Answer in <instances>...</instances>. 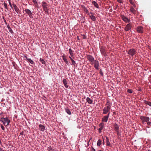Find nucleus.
<instances>
[{
  "label": "nucleus",
  "instance_id": "obj_53",
  "mask_svg": "<svg viewBox=\"0 0 151 151\" xmlns=\"http://www.w3.org/2000/svg\"><path fill=\"white\" fill-rule=\"evenodd\" d=\"M129 1L130 3H132V0H129Z\"/></svg>",
  "mask_w": 151,
  "mask_h": 151
},
{
  "label": "nucleus",
  "instance_id": "obj_6",
  "mask_svg": "<svg viewBox=\"0 0 151 151\" xmlns=\"http://www.w3.org/2000/svg\"><path fill=\"white\" fill-rule=\"evenodd\" d=\"M87 59L91 63V65L93 64V62L95 60L94 57L91 55H87Z\"/></svg>",
  "mask_w": 151,
  "mask_h": 151
},
{
  "label": "nucleus",
  "instance_id": "obj_42",
  "mask_svg": "<svg viewBox=\"0 0 151 151\" xmlns=\"http://www.w3.org/2000/svg\"><path fill=\"white\" fill-rule=\"evenodd\" d=\"M32 1L33 2V3L35 4H37V2L36 1V0H32Z\"/></svg>",
  "mask_w": 151,
  "mask_h": 151
},
{
  "label": "nucleus",
  "instance_id": "obj_10",
  "mask_svg": "<svg viewBox=\"0 0 151 151\" xmlns=\"http://www.w3.org/2000/svg\"><path fill=\"white\" fill-rule=\"evenodd\" d=\"M132 23H129L127 24L124 28V30L126 31H128L131 30L132 28Z\"/></svg>",
  "mask_w": 151,
  "mask_h": 151
},
{
  "label": "nucleus",
  "instance_id": "obj_46",
  "mask_svg": "<svg viewBox=\"0 0 151 151\" xmlns=\"http://www.w3.org/2000/svg\"><path fill=\"white\" fill-rule=\"evenodd\" d=\"M147 124L148 125H150L151 124V122H148L147 123Z\"/></svg>",
  "mask_w": 151,
  "mask_h": 151
},
{
  "label": "nucleus",
  "instance_id": "obj_12",
  "mask_svg": "<svg viewBox=\"0 0 151 151\" xmlns=\"http://www.w3.org/2000/svg\"><path fill=\"white\" fill-rule=\"evenodd\" d=\"M42 6L43 8L44 11H46L47 9V6L48 5L47 3L44 1H43L42 2Z\"/></svg>",
  "mask_w": 151,
  "mask_h": 151
},
{
  "label": "nucleus",
  "instance_id": "obj_51",
  "mask_svg": "<svg viewBox=\"0 0 151 151\" xmlns=\"http://www.w3.org/2000/svg\"><path fill=\"white\" fill-rule=\"evenodd\" d=\"M45 12H46L47 14L48 13V9H47V10H46V11H44Z\"/></svg>",
  "mask_w": 151,
  "mask_h": 151
},
{
  "label": "nucleus",
  "instance_id": "obj_36",
  "mask_svg": "<svg viewBox=\"0 0 151 151\" xmlns=\"http://www.w3.org/2000/svg\"><path fill=\"white\" fill-rule=\"evenodd\" d=\"M127 91L129 93H132V92H133L132 90V89H128L127 90Z\"/></svg>",
  "mask_w": 151,
  "mask_h": 151
},
{
  "label": "nucleus",
  "instance_id": "obj_17",
  "mask_svg": "<svg viewBox=\"0 0 151 151\" xmlns=\"http://www.w3.org/2000/svg\"><path fill=\"white\" fill-rule=\"evenodd\" d=\"M39 127L40 129L42 131L44 132L45 130V126L42 124H39Z\"/></svg>",
  "mask_w": 151,
  "mask_h": 151
},
{
  "label": "nucleus",
  "instance_id": "obj_37",
  "mask_svg": "<svg viewBox=\"0 0 151 151\" xmlns=\"http://www.w3.org/2000/svg\"><path fill=\"white\" fill-rule=\"evenodd\" d=\"M8 1H9V5L11 7L12 9H13V7L12 6V4H11V3L10 0H8Z\"/></svg>",
  "mask_w": 151,
  "mask_h": 151
},
{
  "label": "nucleus",
  "instance_id": "obj_16",
  "mask_svg": "<svg viewBox=\"0 0 151 151\" xmlns=\"http://www.w3.org/2000/svg\"><path fill=\"white\" fill-rule=\"evenodd\" d=\"M62 58L64 62L68 65H69L68 61H67V59L66 58V56L65 55H63L62 56Z\"/></svg>",
  "mask_w": 151,
  "mask_h": 151
},
{
  "label": "nucleus",
  "instance_id": "obj_32",
  "mask_svg": "<svg viewBox=\"0 0 151 151\" xmlns=\"http://www.w3.org/2000/svg\"><path fill=\"white\" fill-rule=\"evenodd\" d=\"M83 10L84 11L86 12V13L87 14V13H88V9H87L84 6L83 7Z\"/></svg>",
  "mask_w": 151,
  "mask_h": 151
},
{
  "label": "nucleus",
  "instance_id": "obj_5",
  "mask_svg": "<svg viewBox=\"0 0 151 151\" xmlns=\"http://www.w3.org/2000/svg\"><path fill=\"white\" fill-rule=\"evenodd\" d=\"M127 52L128 54L132 57H133L135 54L136 52V50L133 48L130 49L128 51H127Z\"/></svg>",
  "mask_w": 151,
  "mask_h": 151
},
{
  "label": "nucleus",
  "instance_id": "obj_18",
  "mask_svg": "<svg viewBox=\"0 0 151 151\" xmlns=\"http://www.w3.org/2000/svg\"><path fill=\"white\" fill-rule=\"evenodd\" d=\"M106 145L108 146H111V144L110 142L109 138L107 137H106Z\"/></svg>",
  "mask_w": 151,
  "mask_h": 151
},
{
  "label": "nucleus",
  "instance_id": "obj_15",
  "mask_svg": "<svg viewBox=\"0 0 151 151\" xmlns=\"http://www.w3.org/2000/svg\"><path fill=\"white\" fill-rule=\"evenodd\" d=\"M12 5L14 7L15 11L17 13H18V12L20 11V10L19 9L18 7H17L16 4L14 3L12 4Z\"/></svg>",
  "mask_w": 151,
  "mask_h": 151
},
{
  "label": "nucleus",
  "instance_id": "obj_49",
  "mask_svg": "<svg viewBox=\"0 0 151 151\" xmlns=\"http://www.w3.org/2000/svg\"><path fill=\"white\" fill-rule=\"evenodd\" d=\"M0 151H4V150L2 148L0 147Z\"/></svg>",
  "mask_w": 151,
  "mask_h": 151
},
{
  "label": "nucleus",
  "instance_id": "obj_23",
  "mask_svg": "<svg viewBox=\"0 0 151 151\" xmlns=\"http://www.w3.org/2000/svg\"><path fill=\"white\" fill-rule=\"evenodd\" d=\"M86 101L90 104H92L93 102V100L88 97L86 98Z\"/></svg>",
  "mask_w": 151,
  "mask_h": 151
},
{
  "label": "nucleus",
  "instance_id": "obj_9",
  "mask_svg": "<svg viewBox=\"0 0 151 151\" xmlns=\"http://www.w3.org/2000/svg\"><path fill=\"white\" fill-rule=\"evenodd\" d=\"M140 119L142 120V122H148L150 120V118L147 116H141L140 117Z\"/></svg>",
  "mask_w": 151,
  "mask_h": 151
},
{
  "label": "nucleus",
  "instance_id": "obj_20",
  "mask_svg": "<svg viewBox=\"0 0 151 151\" xmlns=\"http://www.w3.org/2000/svg\"><path fill=\"white\" fill-rule=\"evenodd\" d=\"M108 118L107 117L106 115L104 116L102 118V121L103 122H107L108 121Z\"/></svg>",
  "mask_w": 151,
  "mask_h": 151
},
{
  "label": "nucleus",
  "instance_id": "obj_45",
  "mask_svg": "<svg viewBox=\"0 0 151 151\" xmlns=\"http://www.w3.org/2000/svg\"><path fill=\"white\" fill-rule=\"evenodd\" d=\"M93 13H92L91 12H89V11H88V13H87V14L88 15H89L90 14H92Z\"/></svg>",
  "mask_w": 151,
  "mask_h": 151
},
{
  "label": "nucleus",
  "instance_id": "obj_27",
  "mask_svg": "<svg viewBox=\"0 0 151 151\" xmlns=\"http://www.w3.org/2000/svg\"><path fill=\"white\" fill-rule=\"evenodd\" d=\"M101 142H102V141L101 139H99L97 142V145L98 146H100L101 144Z\"/></svg>",
  "mask_w": 151,
  "mask_h": 151
},
{
  "label": "nucleus",
  "instance_id": "obj_35",
  "mask_svg": "<svg viewBox=\"0 0 151 151\" xmlns=\"http://www.w3.org/2000/svg\"><path fill=\"white\" fill-rule=\"evenodd\" d=\"M109 105L110 106H111V103H110V102L109 101H108L105 104V105L107 106V105Z\"/></svg>",
  "mask_w": 151,
  "mask_h": 151
},
{
  "label": "nucleus",
  "instance_id": "obj_7",
  "mask_svg": "<svg viewBox=\"0 0 151 151\" xmlns=\"http://www.w3.org/2000/svg\"><path fill=\"white\" fill-rule=\"evenodd\" d=\"M120 17L122 20L126 23H129L130 22V20L126 17L124 15H120Z\"/></svg>",
  "mask_w": 151,
  "mask_h": 151
},
{
  "label": "nucleus",
  "instance_id": "obj_34",
  "mask_svg": "<svg viewBox=\"0 0 151 151\" xmlns=\"http://www.w3.org/2000/svg\"><path fill=\"white\" fill-rule=\"evenodd\" d=\"M71 60L72 63V64H71V65H74V66H75L76 65V62L73 59Z\"/></svg>",
  "mask_w": 151,
  "mask_h": 151
},
{
  "label": "nucleus",
  "instance_id": "obj_31",
  "mask_svg": "<svg viewBox=\"0 0 151 151\" xmlns=\"http://www.w3.org/2000/svg\"><path fill=\"white\" fill-rule=\"evenodd\" d=\"M27 60L32 64H34V61L32 60L30 58L27 59Z\"/></svg>",
  "mask_w": 151,
  "mask_h": 151
},
{
  "label": "nucleus",
  "instance_id": "obj_11",
  "mask_svg": "<svg viewBox=\"0 0 151 151\" xmlns=\"http://www.w3.org/2000/svg\"><path fill=\"white\" fill-rule=\"evenodd\" d=\"M143 27L142 26H139L137 27L136 30L139 33H143Z\"/></svg>",
  "mask_w": 151,
  "mask_h": 151
},
{
  "label": "nucleus",
  "instance_id": "obj_8",
  "mask_svg": "<svg viewBox=\"0 0 151 151\" xmlns=\"http://www.w3.org/2000/svg\"><path fill=\"white\" fill-rule=\"evenodd\" d=\"M93 64L94 65V67L95 69L97 70H99V61L97 60H95L93 62Z\"/></svg>",
  "mask_w": 151,
  "mask_h": 151
},
{
  "label": "nucleus",
  "instance_id": "obj_14",
  "mask_svg": "<svg viewBox=\"0 0 151 151\" xmlns=\"http://www.w3.org/2000/svg\"><path fill=\"white\" fill-rule=\"evenodd\" d=\"M104 124L103 123H101L99 124L100 128L98 129V131L99 133L101 132V130L103 129L104 127Z\"/></svg>",
  "mask_w": 151,
  "mask_h": 151
},
{
  "label": "nucleus",
  "instance_id": "obj_30",
  "mask_svg": "<svg viewBox=\"0 0 151 151\" xmlns=\"http://www.w3.org/2000/svg\"><path fill=\"white\" fill-rule=\"evenodd\" d=\"M40 60L41 62L43 64H45V60L42 58H40Z\"/></svg>",
  "mask_w": 151,
  "mask_h": 151
},
{
  "label": "nucleus",
  "instance_id": "obj_52",
  "mask_svg": "<svg viewBox=\"0 0 151 151\" xmlns=\"http://www.w3.org/2000/svg\"><path fill=\"white\" fill-rule=\"evenodd\" d=\"M138 91H142V89L140 88H139L138 90Z\"/></svg>",
  "mask_w": 151,
  "mask_h": 151
},
{
  "label": "nucleus",
  "instance_id": "obj_58",
  "mask_svg": "<svg viewBox=\"0 0 151 151\" xmlns=\"http://www.w3.org/2000/svg\"><path fill=\"white\" fill-rule=\"evenodd\" d=\"M86 38V37H85H85H84L83 38V39H85Z\"/></svg>",
  "mask_w": 151,
  "mask_h": 151
},
{
  "label": "nucleus",
  "instance_id": "obj_1",
  "mask_svg": "<svg viewBox=\"0 0 151 151\" xmlns=\"http://www.w3.org/2000/svg\"><path fill=\"white\" fill-rule=\"evenodd\" d=\"M0 121H1L4 125H5L6 123V126L8 125L10 122L9 119L7 117L5 118L1 117L0 119Z\"/></svg>",
  "mask_w": 151,
  "mask_h": 151
},
{
  "label": "nucleus",
  "instance_id": "obj_2",
  "mask_svg": "<svg viewBox=\"0 0 151 151\" xmlns=\"http://www.w3.org/2000/svg\"><path fill=\"white\" fill-rule=\"evenodd\" d=\"M99 49L102 55L104 57H106L107 55V50L105 49V47L103 46L99 47Z\"/></svg>",
  "mask_w": 151,
  "mask_h": 151
},
{
  "label": "nucleus",
  "instance_id": "obj_29",
  "mask_svg": "<svg viewBox=\"0 0 151 151\" xmlns=\"http://www.w3.org/2000/svg\"><path fill=\"white\" fill-rule=\"evenodd\" d=\"M47 150L48 151H54V149L51 146L47 148Z\"/></svg>",
  "mask_w": 151,
  "mask_h": 151
},
{
  "label": "nucleus",
  "instance_id": "obj_44",
  "mask_svg": "<svg viewBox=\"0 0 151 151\" xmlns=\"http://www.w3.org/2000/svg\"><path fill=\"white\" fill-rule=\"evenodd\" d=\"M91 151H96L95 149L93 147H91Z\"/></svg>",
  "mask_w": 151,
  "mask_h": 151
},
{
  "label": "nucleus",
  "instance_id": "obj_24",
  "mask_svg": "<svg viewBox=\"0 0 151 151\" xmlns=\"http://www.w3.org/2000/svg\"><path fill=\"white\" fill-rule=\"evenodd\" d=\"M92 4L94 5V6L96 8H99V6L98 4L96 2V1H93L92 2Z\"/></svg>",
  "mask_w": 151,
  "mask_h": 151
},
{
  "label": "nucleus",
  "instance_id": "obj_26",
  "mask_svg": "<svg viewBox=\"0 0 151 151\" xmlns=\"http://www.w3.org/2000/svg\"><path fill=\"white\" fill-rule=\"evenodd\" d=\"M7 27L8 28L9 31L10 32H11V33H13V31L12 29L10 27L9 24H8L7 26Z\"/></svg>",
  "mask_w": 151,
  "mask_h": 151
},
{
  "label": "nucleus",
  "instance_id": "obj_13",
  "mask_svg": "<svg viewBox=\"0 0 151 151\" xmlns=\"http://www.w3.org/2000/svg\"><path fill=\"white\" fill-rule=\"evenodd\" d=\"M114 128L115 131L117 132V134L119 133V127L117 124L115 123L114 125Z\"/></svg>",
  "mask_w": 151,
  "mask_h": 151
},
{
  "label": "nucleus",
  "instance_id": "obj_48",
  "mask_svg": "<svg viewBox=\"0 0 151 151\" xmlns=\"http://www.w3.org/2000/svg\"><path fill=\"white\" fill-rule=\"evenodd\" d=\"M24 58H26V59L27 60V59H29V58H28L27 57V56H26V55H24Z\"/></svg>",
  "mask_w": 151,
  "mask_h": 151
},
{
  "label": "nucleus",
  "instance_id": "obj_3",
  "mask_svg": "<svg viewBox=\"0 0 151 151\" xmlns=\"http://www.w3.org/2000/svg\"><path fill=\"white\" fill-rule=\"evenodd\" d=\"M105 106L104 108L103 111V114H107L108 112L110 111L111 106L109 105H108L107 106Z\"/></svg>",
  "mask_w": 151,
  "mask_h": 151
},
{
  "label": "nucleus",
  "instance_id": "obj_57",
  "mask_svg": "<svg viewBox=\"0 0 151 151\" xmlns=\"http://www.w3.org/2000/svg\"><path fill=\"white\" fill-rule=\"evenodd\" d=\"M86 38V37H85H85H84L83 38V39H85Z\"/></svg>",
  "mask_w": 151,
  "mask_h": 151
},
{
  "label": "nucleus",
  "instance_id": "obj_56",
  "mask_svg": "<svg viewBox=\"0 0 151 151\" xmlns=\"http://www.w3.org/2000/svg\"><path fill=\"white\" fill-rule=\"evenodd\" d=\"M3 19H4V17H3Z\"/></svg>",
  "mask_w": 151,
  "mask_h": 151
},
{
  "label": "nucleus",
  "instance_id": "obj_43",
  "mask_svg": "<svg viewBox=\"0 0 151 151\" xmlns=\"http://www.w3.org/2000/svg\"><path fill=\"white\" fill-rule=\"evenodd\" d=\"M110 111H109V112H108V113H107V115H106V116H107V117L108 118H109V115H110Z\"/></svg>",
  "mask_w": 151,
  "mask_h": 151
},
{
  "label": "nucleus",
  "instance_id": "obj_39",
  "mask_svg": "<svg viewBox=\"0 0 151 151\" xmlns=\"http://www.w3.org/2000/svg\"><path fill=\"white\" fill-rule=\"evenodd\" d=\"M4 5L6 9H7V4L5 3L4 2Z\"/></svg>",
  "mask_w": 151,
  "mask_h": 151
},
{
  "label": "nucleus",
  "instance_id": "obj_22",
  "mask_svg": "<svg viewBox=\"0 0 151 151\" xmlns=\"http://www.w3.org/2000/svg\"><path fill=\"white\" fill-rule=\"evenodd\" d=\"M69 52L70 55L71 57H73L74 56V55L73 53L74 52V51L72 50L71 48L69 49Z\"/></svg>",
  "mask_w": 151,
  "mask_h": 151
},
{
  "label": "nucleus",
  "instance_id": "obj_47",
  "mask_svg": "<svg viewBox=\"0 0 151 151\" xmlns=\"http://www.w3.org/2000/svg\"><path fill=\"white\" fill-rule=\"evenodd\" d=\"M20 134L22 135H23L24 134V132L23 131L22 132L20 133Z\"/></svg>",
  "mask_w": 151,
  "mask_h": 151
},
{
  "label": "nucleus",
  "instance_id": "obj_21",
  "mask_svg": "<svg viewBox=\"0 0 151 151\" xmlns=\"http://www.w3.org/2000/svg\"><path fill=\"white\" fill-rule=\"evenodd\" d=\"M63 81L65 86L66 88H67L68 87V86L67 85V83L66 80L65 79H64L63 80Z\"/></svg>",
  "mask_w": 151,
  "mask_h": 151
},
{
  "label": "nucleus",
  "instance_id": "obj_33",
  "mask_svg": "<svg viewBox=\"0 0 151 151\" xmlns=\"http://www.w3.org/2000/svg\"><path fill=\"white\" fill-rule=\"evenodd\" d=\"M130 10L133 13H134L135 12V9L133 7H131Z\"/></svg>",
  "mask_w": 151,
  "mask_h": 151
},
{
  "label": "nucleus",
  "instance_id": "obj_28",
  "mask_svg": "<svg viewBox=\"0 0 151 151\" xmlns=\"http://www.w3.org/2000/svg\"><path fill=\"white\" fill-rule=\"evenodd\" d=\"M144 101L145 104H147L149 105V106H151V102L148 101L146 100H145Z\"/></svg>",
  "mask_w": 151,
  "mask_h": 151
},
{
  "label": "nucleus",
  "instance_id": "obj_50",
  "mask_svg": "<svg viewBox=\"0 0 151 151\" xmlns=\"http://www.w3.org/2000/svg\"><path fill=\"white\" fill-rule=\"evenodd\" d=\"M72 57H71V56H69V58L70 59V60H71L72 59H73V58H72Z\"/></svg>",
  "mask_w": 151,
  "mask_h": 151
},
{
  "label": "nucleus",
  "instance_id": "obj_40",
  "mask_svg": "<svg viewBox=\"0 0 151 151\" xmlns=\"http://www.w3.org/2000/svg\"><path fill=\"white\" fill-rule=\"evenodd\" d=\"M99 73H100V74L102 76H103V73L101 69L100 70Z\"/></svg>",
  "mask_w": 151,
  "mask_h": 151
},
{
  "label": "nucleus",
  "instance_id": "obj_54",
  "mask_svg": "<svg viewBox=\"0 0 151 151\" xmlns=\"http://www.w3.org/2000/svg\"><path fill=\"white\" fill-rule=\"evenodd\" d=\"M4 22L6 24V20H4Z\"/></svg>",
  "mask_w": 151,
  "mask_h": 151
},
{
  "label": "nucleus",
  "instance_id": "obj_41",
  "mask_svg": "<svg viewBox=\"0 0 151 151\" xmlns=\"http://www.w3.org/2000/svg\"><path fill=\"white\" fill-rule=\"evenodd\" d=\"M1 127L3 130H5V128L2 124L1 125Z\"/></svg>",
  "mask_w": 151,
  "mask_h": 151
},
{
  "label": "nucleus",
  "instance_id": "obj_25",
  "mask_svg": "<svg viewBox=\"0 0 151 151\" xmlns=\"http://www.w3.org/2000/svg\"><path fill=\"white\" fill-rule=\"evenodd\" d=\"M65 112L69 115H71V112L70 110L68 108H66L65 109Z\"/></svg>",
  "mask_w": 151,
  "mask_h": 151
},
{
  "label": "nucleus",
  "instance_id": "obj_55",
  "mask_svg": "<svg viewBox=\"0 0 151 151\" xmlns=\"http://www.w3.org/2000/svg\"><path fill=\"white\" fill-rule=\"evenodd\" d=\"M104 140L103 139V145H104Z\"/></svg>",
  "mask_w": 151,
  "mask_h": 151
},
{
  "label": "nucleus",
  "instance_id": "obj_38",
  "mask_svg": "<svg viewBox=\"0 0 151 151\" xmlns=\"http://www.w3.org/2000/svg\"><path fill=\"white\" fill-rule=\"evenodd\" d=\"M117 1L119 3L122 4L123 3L124 0H117Z\"/></svg>",
  "mask_w": 151,
  "mask_h": 151
},
{
  "label": "nucleus",
  "instance_id": "obj_4",
  "mask_svg": "<svg viewBox=\"0 0 151 151\" xmlns=\"http://www.w3.org/2000/svg\"><path fill=\"white\" fill-rule=\"evenodd\" d=\"M24 11L28 15L30 19H32L33 18V16L34 14L30 9H25L24 10Z\"/></svg>",
  "mask_w": 151,
  "mask_h": 151
},
{
  "label": "nucleus",
  "instance_id": "obj_19",
  "mask_svg": "<svg viewBox=\"0 0 151 151\" xmlns=\"http://www.w3.org/2000/svg\"><path fill=\"white\" fill-rule=\"evenodd\" d=\"M89 16L93 21H95L96 20V18L94 16L93 13L91 15H89Z\"/></svg>",
  "mask_w": 151,
  "mask_h": 151
}]
</instances>
